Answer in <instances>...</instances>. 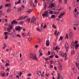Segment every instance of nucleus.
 <instances>
[{
  "instance_id": "nucleus-31",
  "label": "nucleus",
  "mask_w": 79,
  "mask_h": 79,
  "mask_svg": "<svg viewBox=\"0 0 79 79\" xmlns=\"http://www.w3.org/2000/svg\"><path fill=\"white\" fill-rule=\"evenodd\" d=\"M27 21L29 23V22H30V21H31V18H28L27 19Z\"/></svg>"
},
{
  "instance_id": "nucleus-54",
  "label": "nucleus",
  "mask_w": 79,
  "mask_h": 79,
  "mask_svg": "<svg viewBox=\"0 0 79 79\" xmlns=\"http://www.w3.org/2000/svg\"><path fill=\"white\" fill-rule=\"evenodd\" d=\"M75 17L76 18H77V17H78V15H76V14H75Z\"/></svg>"
},
{
  "instance_id": "nucleus-32",
  "label": "nucleus",
  "mask_w": 79,
  "mask_h": 79,
  "mask_svg": "<svg viewBox=\"0 0 79 79\" xmlns=\"http://www.w3.org/2000/svg\"><path fill=\"white\" fill-rule=\"evenodd\" d=\"M44 59H45V61H48V60H50V59H49V58H44Z\"/></svg>"
},
{
  "instance_id": "nucleus-11",
  "label": "nucleus",
  "mask_w": 79,
  "mask_h": 79,
  "mask_svg": "<svg viewBox=\"0 0 79 79\" xmlns=\"http://www.w3.org/2000/svg\"><path fill=\"white\" fill-rule=\"evenodd\" d=\"M69 37H70L72 38L73 36H74V35L73 34V33L71 31L69 33Z\"/></svg>"
},
{
  "instance_id": "nucleus-44",
  "label": "nucleus",
  "mask_w": 79,
  "mask_h": 79,
  "mask_svg": "<svg viewBox=\"0 0 79 79\" xmlns=\"http://www.w3.org/2000/svg\"><path fill=\"white\" fill-rule=\"evenodd\" d=\"M38 40L39 42H42V40H41L39 38H38Z\"/></svg>"
},
{
  "instance_id": "nucleus-35",
  "label": "nucleus",
  "mask_w": 79,
  "mask_h": 79,
  "mask_svg": "<svg viewBox=\"0 0 79 79\" xmlns=\"http://www.w3.org/2000/svg\"><path fill=\"white\" fill-rule=\"evenodd\" d=\"M60 40H63V37L60 36V38H59V41H60Z\"/></svg>"
},
{
  "instance_id": "nucleus-15",
  "label": "nucleus",
  "mask_w": 79,
  "mask_h": 79,
  "mask_svg": "<svg viewBox=\"0 0 79 79\" xmlns=\"http://www.w3.org/2000/svg\"><path fill=\"white\" fill-rule=\"evenodd\" d=\"M37 74L38 76H40V74H41V72L40 71H38L37 72Z\"/></svg>"
},
{
  "instance_id": "nucleus-43",
  "label": "nucleus",
  "mask_w": 79,
  "mask_h": 79,
  "mask_svg": "<svg viewBox=\"0 0 79 79\" xmlns=\"http://www.w3.org/2000/svg\"><path fill=\"white\" fill-rule=\"evenodd\" d=\"M36 30H37V31H39V32L40 31V29L39 28H37Z\"/></svg>"
},
{
  "instance_id": "nucleus-13",
  "label": "nucleus",
  "mask_w": 79,
  "mask_h": 79,
  "mask_svg": "<svg viewBox=\"0 0 79 79\" xmlns=\"http://www.w3.org/2000/svg\"><path fill=\"white\" fill-rule=\"evenodd\" d=\"M77 24H74V26H76L77 27H79V22H77Z\"/></svg>"
},
{
  "instance_id": "nucleus-52",
  "label": "nucleus",
  "mask_w": 79,
  "mask_h": 79,
  "mask_svg": "<svg viewBox=\"0 0 79 79\" xmlns=\"http://www.w3.org/2000/svg\"><path fill=\"white\" fill-rule=\"evenodd\" d=\"M53 58V56L52 55L50 56V58H51V59H52V58Z\"/></svg>"
},
{
  "instance_id": "nucleus-49",
  "label": "nucleus",
  "mask_w": 79,
  "mask_h": 79,
  "mask_svg": "<svg viewBox=\"0 0 79 79\" xmlns=\"http://www.w3.org/2000/svg\"><path fill=\"white\" fill-rule=\"evenodd\" d=\"M77 61H79V55L77 57Z\"/></svg>"
},
{
  "instance_id": "nucleus-21",
  "label": "nucleus",
  "mask_w": 79,
  "mask_h": 79,
  "mask_svg": "<svg viewBox=\"0 0 79 79\" xmlns=\"http://www.w3.org/2000/svg\"><path fill=\"white\" fill-rule=\"evenodd\" d=\"M71 47L73 48H74V43H72V44L71 45Z\"/></svg>"
},
{
  "instance_id": "nucleus-51",
  "label": "nucleus",
  "mask_w": 79,
  "mask_h": 79,
  "mask_svg": "<svg viewBox=\"0 0 79 79\" xmlns=\"http://www.w3.org/2000/svg\"><path fill=\"white\" fill-rule=\"evenodd\" d=\"M21 7H22L23 8H25V6L24 5H22L21 6Z\"/></svg>"
},
{
  "instance_id": "nucleus-63",
  "label": "nucleus",
  "mask_w": 79,
  "mask_h": 79,
  "mask_svg": "<svg viewBox=\"0 0 79 79\" xmlns=\"http://www.w3.org/2000/svg\"><path fill=\"white\" fill-rule=\"evenodd\" d=\"M73 29L74 30H76V27H73Z\"/></svg>"
},
{
  "instance_id": "nucleus-61",
  "label": "nucleus",
  "mask_w": 79,
  "mask_h": 79,
  "mask_svg": "<svg viewBox=\"0 0 79 79\" xmlns=\"http://www.w3.org/2000/svg\"><path fill=\"white\" fill-rule=\"evenodd\" d=\"M31 73H29L28 74V76H31Z\"/></svg>"
},
{
  "instance_id": "nucleus-41",
  "label": "nucleus",
  "mask_w": 79,
  "mask_h": 79,
  "mask_svg": "<svg viewBox=\"0 0 79 79\" xmlns=\"http://www.w3.org/2000/svg\"><path fill=\"white\" fill-rule=\"evenodd\" d=\"M17 37H19L20 38H21V37L20 35L19 34H18L16 35Z\"/></svg>"
},
{
  "instance_id": "nucleus-9",
  "label": "nucleus",
  "mask_w": 79,
  "mask_h": 79,
  "mask_svg": "<svg viewBox=\"0 0 79 79\" xmlns=\"http://www.w3.org/2000/svg\"><path fill=\"white\" fill-rule=\"evenodd\" d=\"M59 68L60 70H62L63 69V67L62 65L60 63H59Z\"/></svg>"
},
{
  "instance_id": "nucleus-48",
  "label": "nucleus",
  "mask_w": 79,
  "mask_h": 79,
  "mask_svg": "<svg viewBox=\"0 0 79 79\" xmlns=\"http://www.w3.org/2000/svg\"><path fill=\"white\" fill-rule=\"evenodd\" d=\"M27 17H28L27 16H25L23 17L24 19H26V18H27Z\"/></svg>"
},
{
  "instance_id": "nucleus-37",
  "label": "nucleus",
  "mask_w": 79,
  "mask_h": 79,
  "mask_svg": "<svg viewBox=\"0 0 79 79\" xmlns=\"http://www.w3.org/2000/svg\"><path fill=\"white\" fill-rule=\"evenodd\" d=\"M75 64H76V65L77 67H78V66L79 65V63H78L77 62H76Z\"/></svg>"
},
{
  "instance_id": "nucleus-28",
  "label": "nucleus",
  "mask_w": 79,
  "mask_h": 79,
  "mask_svg": "<svg viewBox=\"0 0 79 79\" xmlns=\"http://www.w3.org/2000/svg\"><path fill=\"white\" fill-rule=\"evenodd\" d=\"M1 75L2 77H5V73H1Z\"/></svg>"
},
{
  "instance_id": "nucleus-14",
  "label": "nucleus",
  "mask_w": 79,
  "mask_h": 79,
  "mask_svg": "<svg viewBox=\"0 0 79 79\" xmlns=\"http://www.w3.org/2000/svg\"><path fill=\"white\" fill-rule=\"evenodd\" d=\"M19 3H21V0H19V1L18 2H15V5H18V4H19Z\"/></svg>"
},
{
  "instance_id": "nucleus-10",
  "label": "nucleus",
  "mask_w": 79,
  "mask_h": 79,
  "mask_svg": "<svg viewBox=\"0 0 79 79\" xmlns=\"http://www.w3.org/2000/svg\"><path fill=\"white\" fill-rule=\"evenodd\" d=\"M11 24L13 25V24H17L18 23V22H16V21L14 20L12 21V22H11Z\"/></svg>"
},
{
  "instance_id": "nucleus-20",
  "label": "nucleus",
  "mask_w": 79,
  "mask_h": 79,
  "mask_svg": "<svg viewBox=\"0 0 79 79\" xmlns=\"http://www.w3.org/2000/svg\"><path fill=\"white\" fill-rule=\"evenodd\" d=\"M58 76L57 78V79H60V78L61 77V75H60V73H58Z\"/></svg>"
},
{
  "instance_id": "nucleus-17",
  "label": "nucleus",
  "mask_w": 79,
  "mask_h": 79,
  "mask_svg": "<svg viewBox=\"0 0 79 79\" xmlns=\"http://www.w3.org/2000/svg\"><path fill=\"white\" fill-rule=\"evenodd\" d=\"M56 16L55 15H52L51 17V18H53V19L55 18Z\"/></svg>"
},
{
  "instance_id": "nucleus-7",
  "label": "nucleus",
  "mask_w": 79,
  "mask_h": 79,
  "mask_svg": "<svg viewBox=\"0 0 79 79\" xmlns=\"http://www.w3.org/2000/svg\"><path fill=\"white\" fill-rule=\"evenodd\" d=\"M65 47L66 50L67 51H68V49H69V46H68V44L66 43L65 44Z\"/></svg>"
},
{
  "instance_id": "nucleus-18",
  "label": "nucleus",
  "mask_w": 79,
  "mask_h": 79,
  "mask_svg": "<svg viewBox=\"0 0 79 79\" xmlns=\"http://www.w3.org/2000/svg\"><path fill=\"white\" fill-rule=\"evenodd\" d=\"M53 7H55V5L53 4V3H52L51 6H50V8H52Z\"/></svg>"
},
{
  "instance_id": "nucleus-39",
  "label": "nucleus",
  "mask_w": 79,
  "mask_h": 79,
  "mask_svg": "<svg viewBox=\"0 0 79 79\" xmlns=\"http://www.w3.org/2000/svg\"><path fill=\"white\" fill-rule=\"evenodd\" d=\"M50 15H53V12L52 11H50Z\"/></svg>"
},
{
  "instance_id": "nucleus-58",
  "label": "nucleus",
  "mask_w": 79,
  "mask_h": 79,
  "mask_svg": "<svg viewBox=\"0 0 79 79\" xmlns=\"http://www.w3.org/2000/svg\"><path fill=\"white\" fill-rule=\"evenodd\" d=\"M22 35H23V36H24V37L25 36V34H24V33H22Z\"/></svg>"
},
{
  "instance_id": "nucleus-8",
  "label": "nucleus",
  "mask_w": 79,
  "mask_h": 79,
  "mask_svg": "<svg viewBox=\"0 0 79 79\" xmlns=\"http://www.w3.org/2000/svg\"><path fill=\"white\" fill-rule=\"evenodd\" d=\"M15 29V30L16 31H21V27L19 26L16 27Z\"/></svg>"
},
{
  "instance_id": "nucleus-24",
  "label": "nucleus",
  "mask_w": 79,
  "mask_h": 79,
  "mask_svg": "<svg viewBox=\"0 0 79 79\" xmlns=\"http://www.w3.org/2000/svg\"><path fill=\"white\" fill-rule=\"evenodd\" d=\"M32 10H31V9H29V11L26 12V13H29V14L31 13L32 12Z\"/></svg>"
},
{
  "instance_id": "nucleus-55",
  "label": "nucleus",
  "mask_w": 79,
  "mask_h": 79,
  "mask_svg": "<svg viewBox=\"0 0 79 79\" xmlns=\"http://www.w3.org/2000/svg\"><path fill=\"white\" fill-rule=\"evenodd\" d=\"M44 27V24H43V23H42L41 24V28H42V27Z\"/></svg>"
},
{
  "instance_id": "nucleus-22",
  "label": "nucleus",
  "mask_w": 79,
  "mask_h": 79,
  "mask_svg": "<svg viewBox=\"0 0 79 79\" xmlns=\"http://www.w3.org/2000/svg\"><path fill=\"white\" fill-rule=\"evenodd\" d=\"M18 20H24L23 17H21Z\"/></svg>"
},
{
  "instance_id": "nucleus-29",
  "label": "nucleus",
  "mask_w": 79,
  "mask_h": 79,
  "mask_svg": "<svg viewBox=\"0 0 79 79\" xmlns=\"http://www.w3.org/2000/svg\"><path fill=\"white\" fill-rule=\"evenodd\" d=\"M52 27L54 29H56V26L54 24H52Z\"/></svg>"
},
{
  "instance_id": "nucleus-30",
  "label": "nucleus",
  "mask_w": 79,
  "mask_h": 79,
  "mask_svg": "<svg viewBox=\"0 0 79 79\" xmlns=\"http://www.w3.org/2000/svg\"><path fill=\"white\" fill-rule=\"evenodd\" d=\"M75 53V51H72L71 52V55H73V54H74Z\"/></svg>"
},
{
  "instance_id": "nucleus-38",
  "label": "nucleus",
  "mask_w": 79,
  "mask_h": 79,
  "mask_svg": "<svg viewBox=\"0 0 79 79\" xmlns=\"http://www.w3.org/2000/svg\"><path fill=\"white\" fill-rule=\"evenodd\" d=\"M57 20H58V21H59V20H60V21H63V19H62L61 20H60V18H59V19H57Z\"/></svg>"
},
{
  "instance_id": "nucleus-34",
  "label": "nucleus",
  "mask_w": 79,
  "mask_h": 79,
  "mask_svg": "<svg viewBox=\"0 0 79 79\" xmlns=\"http://www.w3.org/2000/svg\"><path fill=\"white\" fill-rule=\"evenodd\" d=\"M23 23H24V21H21L19 23V24H23Z\"/></svg>"
},
{
  "instance_id": "nucleus-60",
  "label": "nucleus",
  "mask_w": 79,
  "mask_h": 79,
  "mask_svg": "<svg viewBox=\"0 0 79 79\" xmlns=\"http://www.w3.org/2000/svg\"><path fill=\"white\" fill-rule=\"evenodd\" d=\"M53 65H51L50 66V68H53Z\"/></svg>"
},
{
  "instance_id": "nucleus-19",
  "label": "nucleus",
  "mask_w": 79,
  "mask_h": 79,
  "mask_svg": "<svg viewBox=\"0 0 79 79\" xmlns=\"http://www.w3.org/2000/svg\"><path fill=\"white\" fill-rule=\"evenodd\" d=\"M79 47V45L78 44H77L75 45V49H77V48Z\"/></svg>"
},
{
  "instance_id": "nucleus-57",
  "label": "nucleus",
  "mask_w": 79,
  "mask_h": 79,
  "mask_svg": "<svg viewBox=\"0 0 79 79\" xmlns=\"http://www.w3.org/2000/svg\"><path fill=\"white\" fill-rule=\"evenodd\" d=\"M16 35H13V37H17V36H16Z\"/></svg>"
},
{
  "instance_id": "nucleus-53",
  "label": "nucleus",
  "mask_w": 79,
  "mask_h": 79,
  "mask_svg": "<svg viewBox=\"0 0 79 79\" xmlns=\"http://www.w3.org/2000/svg\"><path fill=\"white\" fill-rule=\"evenodd\" d=\"M56 33H57V30L55 31V32L54 33V35H56Z\"/></svg>"
},
{
  "instance_id": "nucleus-23",
  "label": "nucleus",
  "mask_w": 79,
  "mask_h": 79,
  "mask_svg": "<svg viewBox=\"0 0 79 79\" xmlns=\"http://www.w3.org/2000/svg\"><path fill=\"white\" fill-rule=\"evenodd\" d=\"M73 71L74 73H76L77 72V70L76 69H75L74 68H73Z\"/></svg>"
},
{
  "instance_id": "nucleus-25",
  "label": "nucleus",
  "mask_w": 79,
  "mask_h": 79,
  "mask_svg": "<svg viewBox=\"0 0 79 79\" xmlns=\"http://www.w3.org/2000/svg\"><path fill=\"white\" fill-rule=\"evenodd\" d=\"M68 36H69L68 34L67 33L65 35L66 39H69V37H68Z\"/></svg>"
},
{
  "instance_id": "nucleus-1",
  "label": "nucleus",
  "mask_w": 79,
  "mask_h": 79,
  "mask_svg": "<svg viewBox=\"0 0 79 79\" xmlns=\"http://www.w3.org/2000/svg\"><path fill=\"white\" fill-rule=\"evenodd\" d=\"M59 54L62 57H65V60H67V54L66 53H65L64 54V53L63 52L60 51L59 52Z\"/></svg>"
},
{
  "instance_id": "nucleus-3",
  "label": "nucleus",
  "mask_w": 79,
  "mask_h": 79,
  "mask_svg": "<svg viewBox=\"0 0 79 79\" xmlns=\"http://www.w3.org/2000/svg\"><path fill=\"white\" fill-rule=\"evenodd\" d=\"M13 29V25H11L9 27H7V31L8 32H10L11 31V30Z\"/></svg>"
},
{
  "instance_id": "nucleus-2",
  "label": "nucleus",
  "mask_w": 79,
  "mask_h": 79,
  "mask_svg": "<svg viewBox=\"0 0 79 79\" xmlns=\"http://www.w3.org/2000/svg\"><path fill=\"white\" fill-rule=\"evenodd\" d=\"M29 57L30 58H32L33 59H34V60H37V57L35 55L31 54L30 55V56Z\"/></svg>"
},
{
  "instance_id": "nucleus-27",
  "label": "nucleus",
  "mask_w": 79,
  "mask_h": 79,
  "mask_svg": "<svg viewBox=\"0 0 79 79\" xmlns=\"http://www.w3.org/2000/svg\"><path fill=\"white\" fill-rule=\"evenodd\" d=\"M6 47V44H4V47L2 48V49L4 50L5 48V47Z\"/></svg>"
},
{
  "instance_id": "nucleus-26",
  "label": "nucleus",
  "mask_w": 79,
  "mask_h": 79,
  "mask_svg": "<svg viewBox=\"0 0 79 79\" xmlns=\"http://www.w3.org/2000/svg\"><path fill=\"white\" fill-rule=\"evenodd\" d=\"M23 10V9H22L20 7H19L18 8V11H21V10Z\"/></svg>"
},
{
  "instance_id": "nucleus-64",
  "label": "nucleus",
  "mask_w": 79,
  "mask_h": 79,
  "mask_svg": "<svg viewBox=\"0 0 79 79\" xmlns=\"http://www.w3.org/2000/svg\"><path fill=\"white\" fill-rule=\"evenodd\" d=\"M5 22H7L8 21V19H5Z\"/></svg>"
},
{
  "instance_id": "nucleus-16",
  "label": "nucleus",
  "mask_w": 79,
  "mask_h": 79,
  "mask_svg": "<svg viewBox=\"0 0 79 79\" xmlns=\"http://www.w3.org/2000/svg\"><path fill=\"white\" fill-rule=\"evenodd\" d=\"M10 6H11V4L10 3L6 4L5 5V6H9V7H10Z\"/></svg>"
},
{
  "instance_id": "nucleus-42",
  "label": "nucleus",
  "mask_w": 79,
  "mask_h": 79,
  "mask_svg": "<svg viewBox=\"0 0 79 79\" xmlns=\"http://www.w3.org/2000/svg\"><path fill=\"white\" fill-rule=\"evenodd\" d=\"M52 55L54 56L55 55V52H52Z\"/></svg>"
},
{
  "instance_id": "nucleus-56",
  "label": "nucleus",
  "mask_w": 79,
  "mask_h": 79,
  "mask_svg": "<svg viewBox=\"0 0 79 79\" xmlns=\"http://www.w3.org/2000/svg\"><path fill=\"white\" fill-rule=\"evenodd\" d=\"M43 27L44 29H45V28H46V24H45Z\"/></svg>"
},
{
  "instance_id": "nucleus-47",
  "label": "nucleus",
  "mask_w": 79,
  "mask_h": 79,
  "mask_svg": "<svg viewBox=\"0 0 79 79\" xmlns=\"http://www.w3.org/2000/svg\"><path fill=\"white\" fill-rule=\"evenodd\" d=\"M10 9H9L7 10V12H10Z\"/></svg>"
},
{
  "instance_id": "nucleus-33",
  "label": "nucleus",
  "mask_w": 79,
  "mask_h": 79,
  "mask_svg": "<svg viewBox=\"0 0 79 79\" xmlns=\"http://www.w3.org/2000/svg\"><path fill=\"white\" fill-rule=\"evenodd\" d=\"M8 34H10V33H8V32H5L4 33V35H6Z\"/></svg>"
},
{
  "instance_id": "nucleus-12",
  "label": "nucleus",
  "mask_w": 79,
  "mask_h": 79,
  "mask_svg": "<svg viewBox=\"0 0 79 79\" xmlns=\"http://www.w3.org/2000/svg\"><path fill=\"white\" fill-rule=\"evenodd\" d=\"M50 43V41L48 40H47L46 41V45L47 46H49V45H50V44H49Z\"/></svg>"
},
{
  "instance_id": "nucleus-62",
  "label": "nucleus",
  "mask_w": 79,
  "mask_h": 79,
  "mask_svg": "<svg viewBox=\"0 0 79 79\" xmlns=\"http://www.w3.org/2000/svg\"><path fill=\"white\" fill-rule=\"evenodd\" d=\"M54 69H55L56 71V70H57V68H56V67H54Z\"/></svg>"
},
{
  "instance_id": "nucleus-40",
  "label": "nucleus",
  "mask_w": 79,
  "mask_h": 79,
  "mask_svg": "<svg viewBox=\"0 0 79 79\" xmlns=\"http://www.w3.org/2000/svg\"><path fill=\"white\" fill-rule=\"evenodd\" d=\"M64 2L65 4H67L68 2V0H64Z\"/></svg>"
},
{
  "instance_id": "nucleus-45",
  "label": "nucleus",
  "mask_w": 79,
  "mask_h": 79,
  "mask_svg": "<svg viewBox=\"0 0 79 79\" xmlns=\"http://www.w3.org/2000/svg\"><path fill=\"white\" fill-rule=\"evenodd\" d=\"M31 39H32V38L31 37H29L28 39V40H29V41H31Z\"/></svg>"
},
{
  "instance_id": "nucleus-59",
  "label": "nucleus",
  "mask_w": 79,
  "mask_h": 79,
  "mask_svg": "<svg viewBox=\"0 0 79 79\" xmlns=\"http://www.w3.org/2000/svg\"><path fill=\"white\" fill-rule=\"evenodd\" d=\"M38 45H36L35 46V48H37V47H38Z\"/></svg>"
},
{
  "instance_id": "nucleus-46",
  "label": "nucleus",
  "mask_w": 79,
  "mask_h": 79,
  "mask_svg": "<svg viewBox=\"0 0 79 79\" xmlns=\"http://www.w3.org/2000/svg\"><path fill=\"white\" fill-rule=\"evenodd\" d=\"M5 39H8V35H5Z\"/></svg>"
},
{
  "instance_id": "nucleus-4",
  "label": "nucleus",
  "mask_w": 79,
  "mask_h": 79,
  "mask_svg": "<svg viewBox=\"0 0 79 79\" xmlns=\"http://www.w3.org/2000/svg\"><path fill=\"white\" fill-rule=\"evenodd\" d=\"M50 13V10H47L44 11V14H43L42 16H47V15H48Z\"/></svg>"
},
{
  "instance_id": "nucleus-50",
  "label": "nucleus",
  "mask_w": 79,
  "mask_h": 79,
  "mask_svg": "<svg viewBox=\"0 0 79 79\" xmlns=\"http://www.w3.org/2000/svg\"><path fill=\"white\" fill-rule=\"evenodd\" d=\"M10 65V64L7 63L6 64V66H9Z\"/></svg>"
},
{
  "instance_id": "nucleus-6",
  "label": "nucleus",
  "mask_w": 79,
  "mask_h": 79,
  "mask_svg": "<svg viewBox=\"0 0 79 79\" xmlns=\"http://www.w3.org/2000/svg\"><path fill=\"white\" fill-rule=\"evenodd\" d=\"M65 14H66V13L65 12H64L63 13H60V15H59L58 16L59 18V19L61 18V17H62V16H64V15Z\"/></svg>"
},
{
  "instance_id": "nucleus-36",
  "label": "nucleus",
  "mask_w": 79,
  "mask_h": 79,
  "mask_svg": "<svg viewBox=\"0 0 79 79\" xmlns=\"http://www.w3.org/2000/svg\"><path fill=\"white\" fill-rule=\"evenodd\" d=\"M40 55H42V53L41 52V50H39Z\"/></svg>"
},
{
  "instance_id": "nucleus-5",
  "label": "nucleus",
  "mask_w": 79,
  "mask_h": 79,
  "mask_svg": "<svg viewBox=\"0 0 79 79\" xmlns=\"http://www.w3.org/2000/svg\"><path fill=\"white\" fill-rule=\"evenodd\" d=\"M36 18H35L34 16H33L31 20V23H34L35 21V20H36Z\"/></svg>"
}]
</instances>
